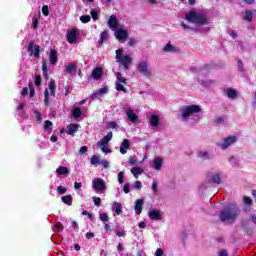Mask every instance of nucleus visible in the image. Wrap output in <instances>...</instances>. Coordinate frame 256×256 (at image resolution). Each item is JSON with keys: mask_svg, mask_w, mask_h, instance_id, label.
<instances>
[{"mask_svg": "<svg viewBox=\"0 0 256 256\" xmlns=\"http://www.w3.org/2000/svg\"><path fill=\"white\" fill-rule=\"evenodd\" d=\"M219 217L222 223H227V221L233 222L239 217V207L236 204H230L220 212Z\"/></svg>", "mask_w": 256, "mask_h": 256, "instance_id": "obj_1", "label": "nucleus"}, {"mask_svg": "<svg viewBox=\"0 0 256 256\" xmlns=\"http://www.w3.org/2000/svg\"><path fill=\"white\" fill-rule=\"evenodd\" d=\"M185 19L190 21V23H194L195 25H207L209 21L207 20V16L203 13L195 12V9H192L188 14L185 15Z\"/></svg>", "mask_w": 256, "mask_h": 256, "instance_id": "obj_2", "label": "nucleus"}, {"mask_svg": "<svg viewBox=\"0 0 256 256\" xmlns=\"http://www.w3.org/2000/svg\"><path fill=\"white\" fill-rule=\"evenodd\" d=\"M123 50L119 49L116 51V59L121 63L123 69L128 71L131 67V63H133V58L129 55L122 56Z\"/></svg>", "mask_w": 256, "mask_h": 256, "instance_id": "obj_3", "label": "nucleus"}, {"mask_svg": "<svg viewBox=\"0 0 256 256\" xmlns=\"http://www.w3.org/2000/svg\"><path fill=\"white\" fill-rule=\"evenodd\" d=\"M194 113H201V106L195 104L186 106L182 111V119L187 121Z\"/></svg>", "mask_w": 256, "mask_h": 256, "instance_id": "obj_4", "label": "nucleus"}, {"mask_svg": "<svg viewBox=\"0 0 256 256\" xmlns=\"http://www.w3.org/2000/svg\"><path fill=\"white\" fill-rule=\"evenodd\" d=\"M27 51L30 57L33 56L35 59H39L41 53H43V49L39 45L35 44L34 41L29 42Z\"/></svg>", "mask_w": 256, "mask_h": 256, "instance_id": "obj_5", "label": "nucleus"}, {"mask_svg": "<svg viewBox=\"0 0 256 256\" xmlns=\"http://www.w3.org/2000/svg\"><path fill=\"white\" fill-rule=\"evenodd\" d=\"M137 69L140 75L147 77V79L151 78V70H149V63L147 61H140L137 64Z\"/></svg>", "mask_w": 256, "mask_h": 256, "instance_id": "obj_6", "label": "nucleus"}, {"mask_svg": "<svg viewBox=\"0 0 256 256\" xmlns=\"http://www.w3.org/2000/svg\"><path fill=\"white\" fill-rule=\"evenodd\" d=\"M92 187L94 191H96V193L105 191V189H107V186L105 185V181H103V179H100V178H96L92 181Z\"/></svg>", "mask_w": 256, "mask_h": 256, "instance_id": "obj_7", "label": "nucleus"}, {"mask_svg": "<svg viewBox=\"0 0 256 256\" xmlns=\"http://www.w3.org/2000/svg\"><path fill=\"white\" fill-rule=\"evenodd\" d=\"M148 217L151 221H161L163 219V214L157 209H152L148 212Z\"/></svg>", "mask_w": 256, "mask_h": 256, "instance_id": "obj_8", "label": "nucleus"}, {"mask_svg": "<svg viewBox=\"0 0 256 256\" xmlns=\"http://www.w3.org/2000/svg\"><path fill=\"white\" fill-rule=\"evenodd\" d=\"M114 31V36L118 39V41H122V39H127V37H129V32L123 28H118Z\"/></svg>", "mask_w": 256, "mask_h": 256, "instance_id": "obj_9", "label": "nucleus"}, {"mask_svg": "<svg viewBox=\"0 0 256 256\" xmlns=\"http://www.w3.org/2000/svg\"><path fill=\"white\" fill-rule=\"evenodd\" d=\"M233 143H237V136H228L224 139L223 143L221 144V148L223 150L227 149V147H231Z\"/></svg>", "mask_w": 256, "mask_h": 256, "instance_id": "obj_10", "label": "nucleus"}, {"mask_svg": "<svg viewBox=\"0 0 256 256\" xmlns=\"http://www.w3.org/2000/svg\"><path fill=\"white\" fill-rule=\"evenodd\" d=\"M108 26L112 29V31H117V29H119V20L117 19V16H110L108 20Z\"/></svg>", "mask_w": 256, "mask_h": 256, "instance_id": "obj_11", "label": "nucleus"}, {"mask_svg": "<svg viewBox=\"0 0 256 256\" xmlns=\"http://www.w3.org/2000/svg\"><path fill=\"white\" fill-rule=\"evenodd\" d=\"M113 139V132H108V135L104 136L99 142L98 147H107L109 141Z\"/></svg>", "mask_w": 256, "mask_h": 256, "instance_id": "obj_12", "label": "nucleus"}, {"mask_svg": "<svg viewBox=\"0 0 256 256\" xmlns=\"http://www.w3.org/2000/svg\"><path fill=\"white\" fill-rule=\"evenodd\" d=\"M131 147V141L129 139H124L120 146V153L121 155H126L127 150Z\"/></svg>", "mask_w": 256, "mask_h": 256, "instance_id": "obj_13", "label": "nucleus"}, {"mask_svg": "<svg viewBox=\"0 0 256 256\" xmlns=\"http://www.w3.org/2000/svg\"><path fill=\"white\" fill-rule=\"evenodd\" d=\"M79 34V31L77 29H72L68 32L67 41L68 43H75L77 41V35Z\"/></svg>", "mask_w": 256, "mask_h": 256, "instance_id": "obj_14", "label": "nucleus"}, {"mask_svg": "<svg viewBox=\"0 0 256 256\" xmlns=\"http://www.w3.org/2000/svg\"><path fill=\"white\" fill-rule=\"evenodd\" d=\"M92 77L95 79V81H99L101 77H103V68L96 67L92 70Z\"/></svg>", "mask_w": 256, "mask_h": 256, "instance_id": "obj_15", "label": "nucleus"}, {"mask_svg": "<svg viewBox=\"0 0 256 256\" xmlns=\"http://www.w3.org/2000/svg\"><path fill=\"white\" fill-rule=\"evenodd\" d=\"M79 131V124H69L67 126V130L66 133L67 135H75V133H77Z\"/></svg>", "mask_w": 256, "mask_h": 256, "instance_id": "obj_16", "label": "nucleus"}, {"mask_svg": "<svg viewBox=\"0 0 256 256\" xmlns=\"http://www.w3.org/2000/svg\"><path fill=\"white\" fill-rule=\"evenodd\" d=\"M143 203H144L143 199L136 200L135 206H134L136 215H141V213L143 212Z\"/></svg>", "mask_w": 256, "mask_h": 256, "instance_id": "obj_17", "label": "nucleus"}, {"mask_svg": "<svg viewBox=\"0 0 256 256\" xmlns=\"http://www.w3.org/2000/svg\"><path fill=\"white\" fill-rule=\"evenodd\" d=\"M126 115L131 123H137V121H139V116H137V114H135L131 109L126 111Z\"/></svg>", "mask_w": 256, "mask_h": 256, "instance_id": "obj_18", "label": "nucleus"}, {"mask_svg": "<svg viewBox=\"0 0 256 256\" xmlns=\"http://www.w3.org/2000/svg\"><path fill=\"white\" fill-rule=\"evenodd\" d=\"M112 211H114L116 215H121V213H123V205L120 202H114Z\"/></svg>", "mask_w": 256, "mask_h": 256, "instance_id": "obj_19", "label": "nucleus"}, {"mask_svg": "<svg viewBox=\"0 0 256 256\" xmlns=\"http://www.w3.org/2000/svg\"><path fill=\"white\" fill-rule=\"evenodd\" d=\"M227 97L229 99H231L232 101H234V99H237V97H239V94L237 93V90H235L233 88H228L227 89Z\"/></svg>", "mask_w": 256, "mask_h": 256, "instance_id": "obj_20", "label": "nucleus"}, {"mask_svg": "<svg viewBox=\"0 0 256 256\" xmlns=\"http://www.w3.org/2000/svg\"><path fill=\"white\" fill-rule=\"evenodd\" d=\"M161 122V120L159 119V116L157 114H153L150 117V125L152 127H159V123Z\"/></svg>", "mask_w": 256, "mask_h": 256, "instance_id": "obj_21", "label": "nucleus"}, {"mask_svg": "<svg viewBox=\"0 0 256 256\" xmlns=\"http://www.w3.org/2000/svg\"><path fill=\"white\" fill-rule=\"evenodd\" d=\"M48 89L50 90V95L55 97V91L57 90V85L55 84V79H51L48 84Z\"/></svg>", "mask_w": 256, "mask_h": 256, "instance_id": "obj_22", "label": "nucleus"}, {"mask_svg": "<svg viewBox=\"0 0 256 256\" xmlns=\"http://www.w3.org/2000/svg\"><path fill=\"white\" fill-rule=\"evenodd\" d=\"M107 37H109V31L104 30L103 32H101V34H100V40H99V42H98V47H99V49H101V47H103V41H104L105 39H107Z\"/></svg>", "mask_w": 256, "mask_h": 256, "instance_id": "obj_23", "label": "nucleus"}, {"mask_svg": "<svg viewBox=\"0 0 256 256\" xmlns=\"http://www.w3.org/2000/svg\"><path fill=\"white\" fill-rule=\"evenodd\" d=\"M61 201L62 203H65V205H68L69 207H71V205H73V196L71 195L62 196Z\"/></svg>", "mask_w": 256, "mask_h": 256, "instance_id": "obj_24", "label": "nucleus"}, {"mask_svg": "<svg viewBox=\"0 0 256 256\" xmlns=\"http://www.w3.org/2000/svg\"><path fill=\"white\" fill-rule=\"evenodd\" d=\"M56 173H57V175H69V168H67L65 166H59L56 169Z\"/></svg>", "mask_w": 256, "mask_h": 256, "instance_id": "obj_25", "label": "nucleus"}, {"mask_svg": "<svg viewBox=\"0 0 256 256\" xmlns=\"http://www.w3.org/2000/svg\"><path fill=\"white\" fill-rule=\"evenodd\" d=\"M131 173H132V175H134L135 179H137V177H139V175L143 174V168L133 167L131 169Z\"/></svg>", "mask_w": 256, "mask_h": 256, "instance_id": "obj_26", "label": "nucleus"}, {"mask_svg": "<svg viewBox=\"0 0 256 256\" xmlns=\"http://www.w3.org/2000/svg\"><path fill=\"white\" fill-rule=\"evenodd\" d=\"M163 51L165 53H175L177 51V48L173 46L171 43L166 44V46L163 48Z\"/></svg>", "mask_w": 256, "mask_h": 256, "instance_id": "obj_27", "label": "nucleus"}, {"mask_svg": "<svg viewBox=\"0 0 256 256\" xmlns=\"http://www.w3.org/2000/svg\"><path fill=\"white\" fill-rule=\"evenodd\" d=\"M50 63L51 65L57 63V50H50Z\"/></svg>", "mask_w": 256, "mask_h": 256, "instance_id": "obj_28", "label": "nucleus"}, {"mask_svg": "<svg viewBox=\"0 0 256 256\" xmlns=\"http://www.w3.org/2000/svg\"><path fill=\"white\" fill-rule=\"evenodd\" d=\"M212 183L215 185H221V174L215 173L212 175Z\"/></svg>", "mask_w": 256, "mask_h": 256, "instance_id": "obj_29", "label": "nucleus"}, {"mask_svg": "<svg viewBox=\"0 0 256 256\" xmlns=\"http://www.w3.org/2000/svg\"><path fill=\"white\" fill-rule=\"evenodd\" d=\"M244 21H248V23H251L253 21V12L251 10H247L245 12V15L243 16Z\"/></svg>", "mask_w": 256, "mask_h": 256, "instance_id": "obj_30", "label": "nucleus"}, {"mask_svg": "<svg viewBox=\"0 0 256 256\" xmlns=\"http://www.w3.org/2000/svg\"><path fill=\"white\" fill-rule=\"evenodd\" d=\"M115 75L117 77V81L118 83H123L124 85H127V79H125L123 77V75L121 74V72H115Z\"/></svg>", "mask_w": 256, "mask_h": 256, "instance_id": "obj_31", "label": "nucleus"}, {"mask_svg": "<svg viewBox=\"0 0 256 256\" xmlns=\"http://www.w3.org/2000/svg\"><path fill=\"white\" fill-rule=\"evenodd\" d=\"M161 165H163V160L161 158H156L154 160V169H156V171H159V169H161Z\"/></svg>", "mask_w": 256, "mask_h": 256, "instance_id": "obj_32", "label": "nucleus"}, {"mask_svg": "<svg viewBox=\"0 0 256 256\" xmlns=\"http://www.w3.org/2000/svg\"><path fill=\"white\" fill-rule=\"evenodd\" d=\"M81 115H82L81 108L76 107V108L73 109V111H72V116H73L75 119H79V117H81Z\"/></svg>", "mask_w": 256, "mask_h": 256, "instance_id": "obj_33", "label": "nucleus"}, {"mask_svg": "<svg viewBox=\"0 0 256 256\" xmlns=\"http://www.w3.org/2000/svg\"><path fill=\"white\" fill-rule=\"evenodd\" d=\"M115 89L116 91H122L123 93H127V89L125 88V86H123V84H121V82L115 83Z\"/></svg>", "mask_w": 256, "mask_h": 256, "instance_id": "obj_34", "label": "nucleus"}, {"mask_svg": "<svg viewBox=\"0 0 256 256\" xmlns=\"http://www.w3.org/2000/svg\"><path fill=\"white\" fill-rule=\"evenodd\" d=\"M203 69H209V65L205 64L203 67H200V68L191 67L190 71L191 73H199V71H203Z\"/></svg>", "mask_w": 256, "mask_h": 256, "instance_id": "obj_35", "label": "nucleus"}, {"mask_svg": "<svg viewBox=\"0 0 256 256\" xmlns=\"http://www.w3.org/2000/svg\"><path fill=\"white\" fill-rule=\"evenodd\" d=\"M73 71H77V66L74 63H69L66 67V72L73 73Z\"/></svg>", "mask_w": 256, "mask_h": 256, "instance_id": "obj_36", "label": "nucleus"}, {"mask_svg": "<svg viewBox=\"0 0 256 256\" xmlns=\"http://www.w3.org/2000/svg\"><path fill=\"white\" fill-rule=\"evenodd\" d=\"M109 92L107 87L100 88L99 91L95 92L94 95H105Z\"/></svg>", "mask_w": 256, "mask_h": 256, "instance_id": "obj_37", "label": "nucleus"}, {"mask_svg": "<svg viewBox=\"0 0 256 256\" xmlns=\"http://www.w3.org/2000/svg\"><path fill=\"white\" fill-rule=\"evenodd\" d=\"M42 71H43L44 77H47V73L49 72V68L47 67V60L43 61Z\"/></svg>", "mask_w": 256, "mask_h": 256, "instance_id": "obj_38", "label": "nucleus"}, {"mask_svg": "<svg viewBox=\"0 0 256 256\" xmlns=\"http://www.w3.org/2000/svg\"><path fill=\"white\" fill-rule=\"evenodd\" d=\"M28 88L30 91V97H35V87L33 86V82L28 83Z\"/></svg>", "mask_w": 256, "mask_h": 256, "instance_id": "obj_39", "label": "nucleus"}, {"mask_svg": "<svg viewBox=\"0 0 256 256\" xmlns=\"http://www.w3.org/2000/svg\"><path fill=\"white\" fill-rule=\"evenodd\" d=\"M92 201L96 207H101V198L93 196Z\"/></svg>", "mask_w": 256, "mask_h": 256, "instance_id": "obj_40", "label": "nucleus"}, {"mask_svg": "<svg viewBox=\"0 0 256 256\" xmlns=\"http://www.w3.org/2000/svg\"><path fill=\"white\" fill-rule=\"evenodd\" d=\"M51 127H53V122L46 120L44 122V131H49V129H51Z\"/></svg>", "mask_w": 256, "mask_h": 256, "instance_id": "obj_41", "label": "nucleus"}, {"mask_svg": "<svg viewBox=\"0 0 256 256\" xmlns=\"http://www.w3.org/2000/svg\"><path fill=\"white\" fill-rule=\"evenodd\" d=\"M90 15L93 21H97L99 19V12H97L96 10H91Z\"/></svg>", "mask_w": 256, "mask_h": 256, "instance_id": "obj_42", "label": "nucleus"}, {"mask_svg": "<svg viewBox=\"0 0 256 256\" xmlns=\"http://www.w3.org/2000/svg\"><path fill=\"white\" fill-rule=\"evenodd\" d=\"M80 21H81V23H89V21H91V16L83 15L80 17Z\"/></svg>", "mask_w": 256, "mask_h": 256, "instance_id": "obj_43", "label": "nucleus"}, {"mask_svg": "<svg viewBox=\"0 0 256 256\" xmlns=\"http://www.w3.org/2000/svg\"><path fill=\"white\" fill-rule=\"evenodd\" d=\"M100 221H102V223H107V221H109V215H107V213L100 214Z\"/></svg>", "mask_w": 256, "mask_h": 256, "instance_id": "obj_44", "label": "nucleus"}, {"mask_svg": "<svg viewBox=\"0 0 256 256\" xmlns=\"http://www.w3.org/2000/svg\"><path fill=\"white\" fill-rule=\"evenodd\" d=\"M44 105H49V90L44 91Z\"/></svg>", "mask_w": 256, "mask_h": 256, "instance_id": "obj_45", "label": "nucleus"}, {"mask_svg": "<svg viewBox=\"0 0 256 256\" xmlns=\"http://www.w3.org/2000/svg\"><path fill=\"white\" fill-rule=\"evenodd\" d=\"M57 193H59V195H65V193H67V188H65L63 186H58Z\"/></svg>", "mask_w": 256, "mask_h": 256, "instance_id": "obj_46", "label": "nucleus"}, {"mask_svg": "<svg viewBox=\"0 0 256 256\" xmlns=\"http://www.w3.org/2000/svg\"><path fill=\"white\" fill-rule=\"evenodd\" d=\"M124 179H125V174L123 172H119L118 173V183H120V185H123Z\"/></svg>", "mask_w": 256, "mask_h": 256, "instance_id": "obj_47", "label": "nucleus"}, {"mask_svg": "<svg viewBox=\"0 0 256 256\" xmlns=\"http://www.w3.org/2000/svg\"><path fill=\"white\" fill-rule=\"evenodd\" d=\"M132 187L137 191H140L141 187H143V184H141V181L137 180Z\"/></svg>", "mask_w": 256, "mask_h": 256, "instance_id": "obj_48", "label": "nucleus"}, {"mask_svg": "<svg viewBox=\"0 0 256 256\" xmlns=\"http://www.w3.org/2000/svg\"><path fill=\"white\" fill-rule=\"evenodd\" d=\"M42 13H43L44 17H49V6L44 5L42 7Z\"/></svg>", "mask_w": 256, "mask_h": 256, "instance_id": "obj_49", "label": "nucleus"}, {"mask_svg": "<svg viewBox=\"0 0 256 256\" xmlns=\"http://www.w3.org/2000/svg\"><path fill=\"white\" fill-rule=\"evenodd\" d=\"M117 237H125L127 235V232L125 230H115Z\"/></svg>", "mask_w": 256, "mask_h": 256, "instance_id": "obj_50", "label": "nucleus"}, {"mask_svg": "<svg viewBox=\"0 0 256 256\" xmlns=\"http://www.w3.org/2000/svg\"><path fill=\"white\" fill-rule=\"evenodd\" d=\"M90 163H91L92 165H97V163H99V158H98V156H97V155H93V156L91 157Z\"/></svg>", "mask_w": 256, "mask_h": 256, "instance_id": "obj_51", "label": "nucleus"}, {"mask_svg": "<svg viewBox=\"0 0 256 256\" xmlns=\"http://www.w3.org/2000/svg\"><path fill=\"white\" fill-rule=\"evenodd\" d=\"M243 201H244V205H251V203H253V200H251V197H248V196H244Z\"/></svg>", "mask_w": 256, "mask_h": 256, "instance_id": "obj_52", "label": "nucleus"}, {"mask_svg": "<svg viewBox=\"0 0 256 256\" xmlns=\"http://www.w3.org/2000/svg\"><path fill=\"white\" fill-rule=\"evenodd\" d=\"M32 25H33L34 29H37V27H39V18L34 17L32 19Z\"/></svg>", "mask_w": 256, "mask_h": 256, "instance_id": "obj_53", "label": "nucleus"}, {"mask_svg": "<svg viewBox=\"0 0 256 256\" xmlns=\"http://www.w3.org/2000/svg\"><path fill=\"white\" fill-rule=\"evenodd\" d=\"M41 81H42L41 75H36V77H35V85H36V87L41 86Z\"/></svg>", "mask_w": 256, "mask_h": 256, "instance_id": "obj_54", "label": "nucleus"}, {"mask_svg": "<svg viewBox=\"0 0 256 256\" xmlns=\"http://www.w3.org/2000/svg\"><path fill=\"white\" fill-rule=\"evenodd\" d=\"M123 191L124 193H130L131 192V186L129 185V183H126L123 187Z\"/></svg>", "mask_w": 256, "mask_h": 256, "instance_id": "obj_55", "label": "nucleus"}, {"mask_svg": "<svg viewBox=\"0 0 256 256\" xmlns=\"http://www.w3.org/2000/svg\"><path fill=\"white\" fill-rule=\"evenodd\" d=\"M22 97H26V95H29V88L24 87L21 91Z\"/></svg>", "mask_w": 256, "mask_h": 256, "instance_id": "obj_56", "label": "nucleus"}, {"mask_svg": "<svg viewBox=\"0 0 256 256\" xmlns=\"http://www.w3.org/2000/svg\"><path fill=\"white\" fill-rule=\"evenodd\" d=\"M129 47H135L137 45V40L131 38L128 42Z\"/></svg>", "mask_w": 256, "mask_h": 256, "instance_id": "obj_57", "label": "nucleus"}, {"mask_svg": "<svg viewBox=\"0 0 256 256\" xmlns=\"http://www.w3.org/2000/svg\"><path fill=\"white\" fill-rule=\"evenodd\" d=\"M218 256H229V253L226 249H222L219 251Z\"/></svg>", "mask_w": 256, "mask_h": 256, "instance_id": "obj_58", "label": "nucleus"}, {"mask_svg": "<svg viewBox=\"0 0 256 256\" xmlns=\"http://www.w3.org/2000/svg\"><path fill=\"white\" fill-rule=\"evenodd\" d=\"M199 157H202L203 159H209V154L207 152H200Z\"/></svg>", "mask_w": 256, "mask_h": 256, "instance_id": "obj_59", "label": "nucleus"}, {"mask_svg": "<svg viewBox=\"0 0 256 256\" xmlns=\"http://www.w3.org/2000/svg\"><path fill=\"white\" fill-rule=\"evenodd\" d=\"M87 151H88L87 146H82V147L79 149L80 155H83V153H87Z\"/></svg>", "mask_w": 256, "mask_h": 256, "instance_id": "obj_60", "label": "nucleus"}, {"mask_svg": "<svg viewBox=\"0 0 256 256\" xmlns=\"http://www.w3.org/2000/svg\"><path fill=\"white\" fill-rule=\"evenodd\" d=\"M101 165L104 167V169H109V161L103 160L101 162Z\"/></svg>", "mask_w": 256, "mask_h": 256, "instance_id": "obj_61", "label": "nucleus"}, {"mask_svg": "<svg viewBox=\"0 0 256 256\" xmlns=\"http://www.w3.org/2000/svg\"><path fill=\"white\" fill-rule=\"evenodd\" d=\"M93 237H95V233H93V232L86 233V239H93Z\"/></svg>", "mask_w": 256, "mask_h": 256, "instance_id": "obj_62", "label": "nucleus"}, {"mask_svg": "<svg viewBox=\"0 0 256 256\" xmlns=\"http://www.w3.org/2000/svg\"><path fill=\"white\" fill-rule=\"evenodd\" d=\"M163 253H164L163 249L158 248V249L156 250L155 255H156V256H163Z\"/></svg>", "mask_w": 256, "mask_h": 256, "instance_id": "obj_63", "label": "nucleus"}, {"mask_svg": "<svg viewBox=\"0 0 256 256\" xmlns=\"http://www.w3.org/2000/svg\"><path fill=\"white\" fill-rule=\"evenodd\" d=\"M237 65H238L239 71H243V61L238 60V61H237Z\"/></svg>", "mask_w": 256, "mask_h": 256, "instance_id": "obj_64", "label": "nucleus"}]
</instances>
